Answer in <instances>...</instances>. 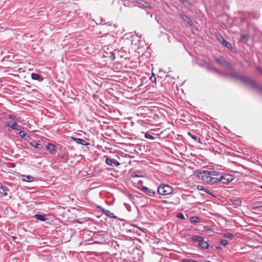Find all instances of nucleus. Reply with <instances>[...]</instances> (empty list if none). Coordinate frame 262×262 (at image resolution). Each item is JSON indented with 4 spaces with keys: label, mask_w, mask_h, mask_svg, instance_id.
<instances>
[{
    "label": "nucleus",
    "mask_w": 262,
    "mask_h": 262,
    "mask_svg": "<svg viewBox=\"0 0 262 262\" xmlns=\"http://www.w3.org/2000/svg\"><path fill=\"white\" fill-rule=\"evenodd\" d=\"M6 125L8 127H10L13 129H18L17 128V124L16 122H13L11 121H9L6 123Z\"/></svg>",
    "instance_id": "nucleus-20"
},
{
    "label": "nucleus",
    "mask_w": 262,
    "mask_h": 262,
    "mask_svg": "<svg viewBox=\"0 0 262 262\" xmlns=\"http://www.w3.org/2000/svg\"><path fill=\"white\" fill-rule=\"evenodd\" d=\"M140 172L135 171L132 173V177H143L142 174H140Z\"/></svg>",
    "instance_id": "nucleus-30"
},
{
    "label": "nucleus",
    "mask_w": 262,
    "mask_h": 262,
    "mask_svg": "<svg viewBox=\"0 0 262 262\" xmlns=\"http://www.w3.org/2000/svg\"><path fill=\"white\" fill-rule=\"evenodd\" d=\"M110 57L112 60H114L115 59V55L114 54L111 53V55Z\"/></svg>",
    "instance_id": "nucleus-43"
},
{
    "label": "nucleus",
    "mask_w": 262,
    "mask_h": 262,
    "mask_svg": "<svg viewBox=\"0 0 262 262\" xmlns=\"http://www.w3.org/2000/svg\"><path fill=\"white\" fill-rule=\"evenodd\" d=\"M182 18L186 21L190 26H192L193 25V21L190 19V18L185 14H181Z\"/></svg>",
    "instance_id": "nucleus-15"
},
{
    "label": "nucleus",
    "mask_w": 262,
    "mask_h": 262,
    "mask_svg": "<svg viewBox=\"0 0 262 262\" xmlns=\"http://www.w3.org/2000/svg\"><path fill=\"white\" fill-rule=\"evenodd\" d=\"M223 236L229 239H233L235 237V235L233 233L228 232L224 233Z\"/></svg>",
    "instance_id": "nucleus-26"
},
{
    "label": "nucleus",
    "mask_w": 262,
    "mask_h": 262,
    "mask_svg": "<svg viewBox=\"0 0 262 262\" xmlns=\"http://www.w3.org/2000/svg\"><path fill=\"white\" fill-rule=\"evenodd\" d=\"M192 241L198 242L199 247H201L204 249H207L209 248V244L204 241V238L199 236H193L192 237Z\"/></svg>",
    "instance_id": "nucleus-3"
},
{
    "label": "nucleus",
    "mask_w": 262,
    "mask_h": 262,
    "mask_svg": "<svg viewBox=\"0 0 262 262\" xmlns=\"http://www.w3.org/2000/svg\"><path fill=\"white\" fill-rule=\"evenodd\" d=\"M211 69H212V70H213V71H214L216 73H218V74L220 73V71L216 68H215L214 67H212Z\"/></svg>",
    "instance_id": "nucleus-41"
},
{
    "label": "nucleus",
    "mask_w": 262,
    "mask_h": 262,
    "mask_svg": "<svg viewBox=\"0 0 262 262\" xmlns=\"http://www.w3.org/2000/svg\"><path fill=\"white\" fill-rule=\"evenodd\" d=\"M1 188L3 190V191L1 192V193L4 196L7 195V191L9 190L8 188L6 186L1 185Z\"/></svg>",
    "instance_id": "nucleus-23"
},
{
    "label": "nucleus",
    "mask_w": 262,
    "mask_h": 262,
    "mask_svg": "<svg viewBox=\"0 0 262 262\" xmlns=\"http://www.w3.org/2000/svg\"><path fill=\"white\" fill-rule=\"evenodd\" d=\"M215 249L217 250L219 252H222L223 251V248L220 246H216L215 247Z\"/></svg>",
    "instance_id": "nucleus-40"
},
{
    "label": "nucleus",
    "mask_w": 262,
    "mask_h": 262,
    "mask_svg": "<svg viewBox=\"0 0 262 262\" xmlns=\"http://www.w3.org/2000/svg\"><path fill=\"white\" fill-rule=\"evenodd\" d=\"M252 209L253 210L258 211H262V205L258 206H253L252 207Z\"/></svg>",
    "instance_id": "nucleus-32"
},
{
    "label": "nucleus",
    "mask_w": 262,
    "mask_h": 262,
    "mask_svg": "<svg viewBox=\"0 0 262 262\" xmlns=\"http://www.w3.org/2000/svg\"><path fill=\"white\" fill-rule=\"evenodd\" d=\"M145 137L146 138L149 139H151V140H154L155 139V137L153 136H152V135H150V134H149L148 133H146L145 134Z\"/></svg>",
    "instance_id": "nucleus-36"
},
{
    "label": "nucleus",
    "mask_w": 262,
    "mask_h": 262,
    "mask_svg": "<svg viewBox=\"0 0 262 262\" xmlns=\"http://www.w3.org/2000/svg\"><path fill=\"white\" fill-rule=\"evenodd\" d=\"M150 80L152 82L156 81V77L154 74H152V75L150 77Z\"/></svg>",
    "instance_id": "nucleus-39"
},
{
    "label": "nucleus",
    "mask_w": 262,
    "mask_h": 262,
    "mask_svg": "<svg viewBox=\"0 0 262 262\" xmlns=\"http://www.w3.org/2000/svg\"><path fill=\"white\" fill-rule=\"evenodd\" d=\"M204 191L208 194L212 195V193L211 192V191L208 189H204Z\"/></svg>",
    "instance_id": "nucleus-42"
},
{
    "label": "nucleus",
    "mask_w": 262,
    "mask_h": 262,
    "mask_svg": "<svg viewBox=\"0 0 262 262\" xmlns=\"http://www.w3.org/2000/svg\"><path fill=\"white\" fill-rule=\"evenodd\" d=\"M30 145L36 148L39 149H41L43 148V145L41 144L36 143V141H32V142H31Z\"/></svg>",
    "instance_id": "nucleus-18"
},
{
    "label": "nucleus",
    "mask_w": 262,
    "mask_h": 262,
    "mask_svg": "<svg viewBox=\"0 0 262 262\" xmlns=\"http://www.w3.org/2000/svg\"><path fill=\"white\" fill-rule=\"evenodd\" d=\"M239 81H242L244 83L250 86L252 88H253V87L254 86V84L256 82L255 80L252 79L251 78L244 76L241 77Z\"/></svg>",
    "instance_id": "nucleus-5"
},
{
    "label": "nucleus",
    "mask_w": 262,
    "mask_h": 262,
    "mask_svg": "<svg viewBox=\"0 0 262 262\" xmlns=\"http://www.w3.org/2000/svg\"><path fill=\"white\" fill-rule=\"evenodd\" d=\"M190 221L192 223H197L200 222V219L196 216H193L190 218Z\"/></svg>",
    "instance_id": "nucleus-24"
},
{
    "label": "nucleus",
    "mask_w": 262,
    "mask_h": 262,
    "mask_svg": "<svg viewBox=\"0 0 262 262\" xmlns=\"http://www.w3.org/2000/svg\"><path fill=\"white\" fill-rule=\"evenodd\" d=\"M157 190L159 194L165 195L172 193L173 189L169 185L162 184L159 186Z\"/></svg>",
    "instance_id": "nucleus-2"
},
{
    "label": "nucleus",
    "mask_w": 262,
    "mask_h": 262,
    "mask_svg": "<svg viewBox=\"0 0 262 262\" xmlns=\"http://www.w3.org/2000/svg\"><path fill=\"white\" fill-rule=\"evenodd\" d=\"M9 118L12 120H15L16 119V117L14 115H10Z\"/></svg>",
    "instance_id": "nucleus-44"
},
{
    "label": "nucleus",
    "mask_w": 262,
    "mask_h": 262,
    "mask_svg": "<svg viewBox=\"0 0 262 262\" xmlns=\"http://www.w3.org/2000/svg\"><path fill=\"white\" fill-rule=\"evenodd\" d=\"M234 179L233 176L229 174H224L219 178H217L216 183H221L223 184H228L229 182L233 181Z\"/></svg>",
    "instance_id": "nucleus-4"
},
{
    "label": "nucleus",
    "mask_w": 262,
    "mask_h": 262,
    "mask_svg": "<svg viewBox=\"0 0 262 262\" xmlns=\"http://www.w3.org/2000/svg\"><path fill=\"white\" fill-rule=\"evenodd\" d=\"M34 217L39 221H46V215L44 214L43 213L40 214H35L34 215Z\"/></svg>",
    "instance_id": "nucleus-19"
},
{
    "label": "nucleus",
    "mask_w": 262,
    "mask_h": 262,
    "mask_svg": "<svg viewBox=\"0 0 262 262\" xmlns=\"http://www.w3.org/2000/svg\"><path fill=\"white\" fill-rule=\"evenodd\" d=\"M102 212H103V213L104 214L107 215V216H108L110 218H112V219H116L117 218V216H115L113 213L111 212L110 211H109L108 210L102 209Z\"/></svg>",
    "instance_id": "nucleus-14"
},
{
    "label": "nucleus",
    "mask_w": 262,
    "mask_h": 262,
    "mask_svg": "<svg viewBox=\"0 0 262 262\" xmlns=\"http://www.w3.org/2000/svg\"><path fill=\"white\" fill-rule=\"evenodd\" d=\"M215 61L220 64L223 66L224 67L228 68L229 69L232 68L231 64H230V62H229L227 60H224V59H222V58H219V57H215Z\"/></svg>",
    "instance_id": "nucleus-7"
},
{
    "label": "nucleus",
    "mask_w": 262,
    "mask_h": 262,
    "mask_svg": "<svg viewBox=\"0 0 262 262\" xmlns=\"http://www.w3.org/2000/svg\"><path fill=\"white\" fill-rule=\"evenodd\" d=\"M252 89H255L258 92L260 93L261 94H262V86L259 85L258 83L256 82H255L254 86L253 87Z\"/></svg>",
    "instance_id": "nucleus-21"
},
{
    "label": "nucleus",
    "mask_w": 262,
    "mask_h": 262,
    "mask_svg": "<svg viewBox=\"0 0 262 262\" xmlns=\"http://www.w3.org/2000/svg\"><path fill=\"white\" fill-rule=\"evenodd\" d=\"M18 134L21 137L23 138L26 140L29 141L31 139V137L24 130L19 131Z\"/></svg>",
    "instance_id": "nucleus-16"
},
{
    "label": "nucleus",
    "mask_w": 262,
    "mask_h": 262,
    "mask_svg": "<svg viewBox=\"0 0 262 262\" xmlns=\"http://www.w3.org/2000/svg\"><path fill=\"white\" fill-rule=\"evenodd\" d=\"M72 140L74 141L77 144H81L82 145L87 146L90 144L89 143L87 142L85 140H84L83 139L72 137Z\"/></svg>",
    "instance_id": "nucleus-11"
},
{
    "label": "nucleus",
    "mask_w": 262,
    "mask_h": 262,
    "mask_svg": "<svg viewBox=\"0 0 262 262\" xmlns=\"http://www.w3.org/2000/svg\"><path fill=\"white\" fill-rule=\"evenodd\" d=\"M137 4L139 5V7L141 8H149L150 7V4L144 1V0H134Z\"/></svg>",
    "instance_id": "nucleus-12"
},
{
    "label": "nucleus",
    "mask_w": 262,
    "mask_h": 262,
    "mask_svg": "<svg viewBox=\"0 0 262 262\" xmlns=\"http://www.w3.org/2000/svg\"><path fill=\"white\" fill-rule=\"evenodd\" d=\"M258 70L259 71V72L262 74V69L260 68H258Z\"/></svg>",
    "instance_id": "nucleus-46"
},
{
    "label": "nucleus",
    "mask_w": 262,
    "mask_h": 262,
    "mask_svg": "<svg viewBox=\"0 0 262 262\" xmlns=\"http://www.w3.org/2000/svg\"><path fill=\"white\" fill-rule=\"evenodd\" d=\"M105 163L109 166L113 167H117L120 165V163L114 159L107 158L105 160Z\"/></svg>",
    "instance_id": "nucleus-8"
},
{
    "label": "nucleus",
    "mask_w": 262,
    "mask_h": 262,
    "mask_svg": "<svg viewBox=\"0 0 262 262\" xmlns=\"http://www.w3.org/2000/svg\"><path fill=\"white\" fill-rule=\"evenodd\" d=\"M220 244L223 246H227L228 244V242L226 239H222L220 241Z\"/></svg>",
    "instance_id": "nucleus-37"
},
{
    "label": "nucleus",
    "mask_w": 262,
    "mask_h": 262,
    "mask_svg": "<svg viewBox=\"0 0 262 262\" xmlns=\"http://www.w3.org/2000/svg\"><path fill=\"white\" fill-rule=\"evenodd\" d=\"M232 202L237 206H241L242 204V201L238 199L234 200Z\"/></svg>",
    "instance_id": "nucleus-33"
},
{
    "label": "nucleus",
    "mask_w": 262,
    "mask_h": 262,
    "mask_svg": "<svg viewBox=\"0 0 262 262\" xmlns=\"http://www.w3.org/2000/svg\"><path fill=\"white\" fill-rule=\"evenodd\" d=\"M23 177L24 178V181L27 182H32L34 181V178L32 176L29 175H24Z\"/></svg>",
    "instance_id": "nucleus-22"
},
{
    "label": "nucleus",
    "mask_w": 262,
    "mask_h": 262,
    "mask_svg": "<svg viewBox=\"0 0 262 262\" xmlns=\"http://www.w3.org/2000/svg\"><path fill=\"white\" fill-rule=\"evenodd\" d=\"M180 203V199L179 197H175L173 199L171 203L174 205H178Z\"/></svg>",
    "instance_id": "nucleus-28"
},
{
    "label": "nucleus",
    "mask_w": 262,
    "mask_h": 262,
    "mask_svg": "<svg viewBox=\"0 0 262 262\" xmlns=\"http://www.w3.org/2000/svg\"><path fill=\"white\" fill-rule=\"evenodd\" d=\"M185 7L189 8L191 6L190 3L187 0H179Z\"/></svg>",
    "instance_id": "nucleus-27"
},
{
    "label": "nucleus",
    "mask_w": 262,
    "mask_h": 262,
    "mask_svg": "<svg viewBox=\"0 0 262 262\" xmlns=\"http://www.w3.org/2000/svg\"><path fill=\"white\" fill-rule=\"evenodd\" d=\"M128 196L129 197H131L132 196L131 194H128Z\"/></svg>",
    "instance_id": "nucleus-47"
},
{
    "label": "nucleus",
    "mask_w": 262,
    "mask_h": 262,
    "mask_svg": "<svg viewBox=\"0 0 262 262\" xmlns=\"http://www.w3.org/2000/svg\"><path fill=\"white\" fill-rule=\"evenodd\" d=\"M208 172L209 173H207V174H210L211 175L212 177L213 176H218L219 174V172L217 171H208Z\"/></svg>",
    "instance_id": "nucleus-31"
},
{
    "label": "nucleus",
    "mask_w": 262,
    "mask_h": 262,
    "mask_svg": "<svg viewBox=\"0 0 262 262\" xmlns=\"http://www.w3.org/2000/svg\"><path fill=\"white\" fill-rule=\"evenodd\" d=\"M207 173H209L208 172V170H204L203 171H197L196 176L201 178L202 180L206 183L208 184H214L216 183L217 178L212 177L210 174H207Z\"/></svg>",
    "instance_id": "nucleus-1"
},
{
    "label": "nucleus",
    "mask_w": 262,
    "mask_h": 262,
    "mask_svg": "<svg viewBox=\"0 0 262 262\" xmlns=\"http://www.w3.org/2000/svg\"><path fill=\"white\" fill-rule=\"evenodd\" d=\"M198 188L199 190H204L205 188H204L202 186H198Z\"/></svg>",
    "instance_id": "nucleus-45"
},
{
    "label": "nucleus",
    "mask_w": 262,
    "mask_h": 262,
    "mask_svg": "<svg viewBox=\"0 0 262 262\" xmlns=\"http://www.w3.org/2000/svg\"><path fill=\"white\" fill-rule=\"evenodd\" d=\"M188 135L191 137L193 139H194L195 141L201 143V139L198 137L192 134L190 132L188 133Z\"/></svg>",
    "instance_id": "nucleus-25"
},
{
    "label": "nucleus",
    "mask_w": 262,
    "mask_h": 262,
    "mask_svg": "<svg viewBox=\"0 0 262 262\" xmlns=\"http://www.w3.org/2000/svg\"><path fill=\"white\" fill-rule=\"evenodd\" d=\"M47 149L51 154H54L56 151V146L52 143H49L47 145Z\"/></svg>",
    "instance_id": "nucleus-13"
},
{
    "label": "nucleus",
    "mask_w": 262,
    "mask_h": 262,
    "mask_svg": "<svg viewBox=\"0 0 262 262\" xmlns=\"http://www.w3.org/2000/svg\"><path fill=\"white\" fill-rule=\"evenodd\" d=\"M241 38L243 41L246 42L249 40V37L248 35L244 34L242 35Z\"/></svg>",
    "instance_id": "nucleus-29"
},
{
    "label": "nucleus",
    "mask_w": 262,
    "mask_h": 262,
    "mask_svg": "<svg viewBox=\"0 0 262 262\" xmlns=\"http://www.w3.org/2000/svg\"><path fill=\"white\" fill-rule=\"evenodd\" d=\"M223 75L225 77H229L232 79H236L239 80L241 76H239L238 74L236 73H225L223 74Z\"/></svg>",
    "instance_id": "nucleus-10"
},
{
    "label": "nucleus",
    "mask_w": 262,
    "mask_h": 262,
    "mask_svg": "<svg viewBox=\"0 0 262 262\" xmlns=\"http://www.w3.org/2000/svg\"><path fill=\"white\" fill-rule=\"evenodd\" d=\"M177 217L183 220H184L185 219V217L182 213H178L177 214Z\"/></svg>",
    "instance_id": "nucleus-35"
},
{
    "label": "nucleus",
    "mask_w": 262,
    "mask_h": 262,
    "mask_svg": "<svg viewBox=\"0 0 262 262\" xmlns=\"http://www.w3.org/2000/svg\"><path fill=\"white\" fill-rule=\"evenodd\" d=\"M145 194H148L149 196H152L155 194V191L151 189L148 188L146 186H142L140 189Z\"/></svg>",
    "instance_id": "nucleus-9"
},
{
    "label": "nucleus",
    "mask_w": 262,
    "mask_h": 262,
    "mask_svg": "<svg viewBox=\"0 0 262 262\" xmlns=\"http://www.w3.org/2000/svg\"><path fill=\"white\" fill-rule=\"evenodd\" d=\"M182 262H199L198 261H196V260H194L193 259H183L182 260Z\"/></svg>",
    "instance_id": "nucleus-38"
},
{
    "label": "nucleus",
    "mask_w": 262,
    "mask_h": 262,
    "mask_svg": "<svg viewBox=\"0 0 262 262\" xmlns=\"http://www.w3.org/2000/svg\"><path fill=\"white\" fill-rule=\"evenodd\" d=\"M216 37L217 40L222 44L224 45L225 47H226L228 49H232V47L231 44L226 41L224 38L223 37L222 35L220 34H217L216 35Z\"/></svg>",
    "instance_id": "nucleus-6"
},
{
    "label": "nucleus",
    "mask_w": 262,
    "mask_h": 262,
    "mask_svg": "<svg viewBox=\"0 0 262 262\" xmlns=\"http://www.w3.org/2000/svg\"><path fill=\"white\" fill-rule=\"evenodd\" d=\"M60 159H61L62 162L66 163L68 161V157L67 156L62 155L60 156Z\"/></svg>",
    "instance_id": "nucleus-34"
},
{
    "label": "nucleus",
    "mask_w": 262,
    "mask_h": 262,
    "mask_svg": "<svg viewBox=\"0 0 262 262\" xmlns=\"http://www.w3.org/2000/svg\"><path fill=\"white\" fill-rule=\"evenodd\" d=\"M31 78L33 80H36L39 81H42L43 79V78L39 75L36 73H32L31 74Z\"/></svg>",
    "instance_id": "nucleus-17"
},
{
    "label": "nucleus",
    "mask_w": 262,
    "mask_h": 262,
    "mask_svg": "<svg viewBox=\"0 0 262 262\" xmlns=\"http://www.w3.org/2000/svg\"><path fill=\"white\" fill-rule=\"evenodd\" d=\"M76 222L78 223H81L80 222L78 221L77 220H76Z\"/></svg>",
    "instance_id": "nucleus-48"
},
{
    "label": "nucleus",
    "mask_w": 262,
    "mask_h": 262,
    "mask_svg": "<svg viewBox=\"0 0 262 262\" xmlns=\"http://www.w3.org/2000/svg\"><path fill=\"white\" fill-rule=\"evenodd\" d=\"M259 187L262 189V186H260Z\"/></svg>",
    "instance_id": "nucleus-49"
}]
</instances>
